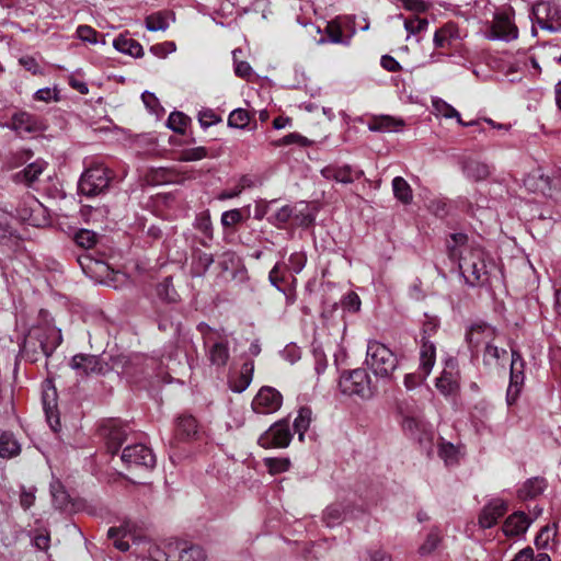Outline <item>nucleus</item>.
Segmentation results:
<instances>
[{
    "label": "nucleus",
    "instance_id": "37",
    "mask_svg": "<svg viewBox=\"0 0 561 561\" xmlns=\"http://www.w3.org/2000/svg\"><path fill=\"white\" fill-rule=\"evenodd\" d=\"M312 411L308 407H302L298 411V415L294 421L295 431L298 433L299 440H304L305 433L311 423Z\"/></svg>",
    "mask_w": 561,
    "mask_h": 561
},
{
    "label": "nucleus",
    "instance_id": "53",
    "mask_svg": "<svg viewBox=\"0 0 561 561\" xmlns=\"http://www.w3.org/2000/svg\"><path fill=\"white\" fill-rule=\"evenodd\" d=\"M294 144L300 147H306L309 145V140L298 133H290L277 141V146H288Z\"/></svg>",
    "mask_w": 561,
    "mask_h": 561
},
{
    "label": "nucleus",
    "instance_id": "50",
    "mask_svg": "<svg viewBox=\"0 0 561 561\" xmlns=\"http://www.w3.org/2000/svg\"><path fill=\"white\" fill-rule=\"evenodd\" d=\"M265 466L273 474L285 472L289 469L290 461L287 458H266Z\"/></svg>",
    "mask_w": 561,
    "mask_h": 561
},
{
    "label": "nucleus",
    "instance_id": "18",
    "mask_svg": "<svg viewBox=\"0 0 561 561\" xmlns=\"http://www.w3.org/2000/svg\"><path fill=\"white\" fill-rule=\"evenodd\" d=\"M9 127L21 136L42 130V124L37 117L27 112L15 113L11 118Z\"/></svg>",
    "mask_w": 561,
    "mask_h": 561
},
{
    "label": "nucleus",
    "instance_id": "28",
    "mask_svg": "<svg viewBox=\"0 0 561 561\" xmlns=\"http://www.w3.org/2000/svg\"><path fill=\"white\" fill-rule=\"evenodd\" d=\"M175 561H206V553L198 546L187 547L176 541Z\"/></svg>",
    "mask_w": 561,
    "mask_h": 561
},
{
    "label": "nucleus",
    "instance_id": "45",
    "mask_svg": "<svg viewBox=\"0 0 561 561\" xmlns=\"http://www.w3.org/2000/svg\"><path fill=\"white\" fill-rule=\"evenodd\" d=\"M438 455L446 465H455L459 459V449L450 443H443L439 446Z\"/></svg>",
    "mask_w": 561,
    "mask_h": 561
},
{
    "label": "nucleus",
    "instance_id": "5",
    "mask_svg": "<svg viewBox=\"0 0 561 561\" xmlns=\"http://www.w3.org/2000/svg\"><path fill=\"white\" fill-rule=\"evenodd\" d=\"M111 170L102 163H96L87 169L79 180L81 194L92 197L103 193L111 182Z\"/></svg>",
    "mask_w": 561,
    "mask_h": 561
},
{
    "label": "nucleus",
    "instance_id": "31",
    "mask_svg": "<svg viewBox=\"0 0 561 561\" xmlns=\"http://www.w3.org/2000/svg\"><path fill=\"white\" fill-rule=\"evenodd\" d=\"M47 163L43 160H36L25 167L21 172L16 173V179L27 185L34 183L46 169Z\"/></svg>",
    "mask_w": 561,
    "mask_h": 561
},
{
    "label": "nucleus",
    "instance_id": "4",
    "mask_svg": "<svg viewBox=\"0 0 561 561\" xmlns=\"http://www.w3.org/2000/svg\"><path fill=\"white\" fill-rule=\"evenodd\" d=\"M365 363L376 376L389 377L396 370L398 359L387 345L371 340L367 344Z\"/></svg>",
    "mask_w": 561,
    "mask_h": 561
},
{
    "label": "nucleus",
    "instance_id": "27",
    "mask_svg": "<svg viewBox=\"0 0 561 561\" xmlns=\"http://www.w3.org/2000/svg\"><path fill=\"white\" fill-rule=\"evenodd\" d=\"M463 172L469 180L483 181L490 176V168L486 163L469 159L463 164Z\"/></svg>",
    "mask_w": 561,
    "mask_h": 561
},
{
    "label": "nucleus",
    "instance_id": "42",
    "mask_svg": "<svg viewBox=\"0 0 561 561\" xmlns=\"http://www.w3.org/2000/svg\"><path fill=\"white\" fill-rule=\"evenodd\" d=\"M322 175L327 179L335 180L341 183L351 182V170L346 168L327 167L322 170Z\"/></svg>",
    "mask_w": 561,
    "mask_h": 561
},
{
    "label": "nucleus",
    "instance_id": "30",
    "mask_svg": "<svg viewBox=\"0 0 561 561\" xmlns=\"http://www.w3.org/2000/svg\"><path fill=\"white\" fill-rule=\"evenodd\" d=\"M546 489V481L542 478H531L527 480L518 490V496L522 500H531L540 495Z\"/></svg>",
    "mask_w": 561,
    "mask_h": 561
},
{
    "label": "nucleus",
    "instance_id": "40",
    "mask_svg": "<svg viewBox=\"0 0 561 561\" xmlns=\"http://www.w3.org/2000/svg\"><path fill=\"white\" fill-rule=\"evenodd\" d=\"M428 25L430 22L427 19H422L417 15L404 20V28L409 36L422 34L428 28Z\"/></svg>",
    "mask_w": 561,
    "mask_h": 561
},
{
    "label": "nucleus",
    "instance_id": "3",
    "mask_svg": "<svg viewBox=\"0 0 561 561\" xmlns=\"http://www.w3.org/2000/svg\"><path fill=\"white\" fill-rule=\"evenodd\" d=\"M512 8L496 11L493 19L484 24L483 36L488 41L512 42L518 38V27Z\"/></svg>",
    "mask_w": 561,
    "mask_h": 561
},
{
    "label": "nucleus",
    "instance_id": "24",
    "mask_svg": "<svg viewBox=\"0 0 561 561\" xmlns=\"http://www.w3.org/2000/svg\"><path fill=\"white\" fill-rule=\"evenodd\" d=\"M405 123L402 118L381 115L375 117L369 124V129L379 133H397L404 127Z\"/></svg>",
    "mask_w": 561,
    "mask_h": 561
},
{
    "label": "nucleus",
    "instance_id": "49",
    "mask_svg": "<svg viewBox=\"0 0 561 561\" xmlns=\"http://www.w3.org/2000/svg\"><path fill=\"white\" fill-rule=\"evenodd\" d=\"M21 352L31 362H37L39 354H42L38 347L37 339L33 340V345L28 344V334L25 336L21 346Z\"/></svg>",
    "mask_w": 561,
    "mask_h": 561
},
{
    "label": "nucleus",
    "instance_id": "26",
    "mask_svg": "<svg viewBox=\"0 0 561 561\" xmlns=\"http://www.w3.org/2000/svg\"><path fill=\"white\" fill-rule=\"evenodd\" d=\"M176 541L153 545L149 548V557L152 561H175Z\"/></svg>",
    "mask_w": 561,
    "mask_h": 561
},
{
    "label": "nucleus",
    "instance_id": "25",
    "mask_svg": "<svg viewBox=\"0 0 561 561\" xmlns=\"http://www.w3.org/2000/svg\"><path fill=\"white\" fill-rule=\"evenodd\" d=\"M114 48L125 55H129L131 57H141L144 55V48L139 42L127 36L119 35L113 41Z\"/></svg>",
    "mask_w": 561,
    "mask_h": 561
},
{
    "label": "nucleus",
    "instance_id": "10",
    "mask_svg": "<svg viewBox=\"0 0 561 561\" xmlns=\"http://www.w3.org/2000/svg\"><path fill=\"white\" fill-rule=\"evenodd\" d=\"M121 459L129 468L151 469L156 465L154 454L144 444H128L124 447Z\"/></svg>",
    "mask_w": 561,
    "mask_h": 561
},
{
    "label": "nucleus",
    "instance_id": "43",
    "mask_svg": "<svg viewBox=\"0 0 561 561\" xmlns=\"http://www.w3.org/2000/svg\"><path fill=\"white\" fill-rule=\"evenodd\" d=\"M451 39L453 26L445 25L435 32L433 43L436 48H447L451 45Z\"/></svg>",
    "mask_w": 561,
    "mask_h": 561
},
{
    "label": "nucleus",
    "instance_id": "60",
    "mask_svg": "<svg viewBox=\"0 0 561 561\" xmlns=\"http://www.w3.org/2000/svg\"><path fill=\"white\" fill-rule=\"evenodd\" d=\"M275 202H276L275 199L266 201V199H262V198L255 201L254 218L256 220H262L267 215V213L270 210V206Z\"/></svg>",
    "mask_w": 561,
    "mask_h": 561
},
{
    "label": "nucleus",
    "instance_id": "15",
    "mask_svg": "<svg viewBox=\"0 0 561 561\" xmlns=\"http://www.w3.org/2000/svg\"><path fill=\"white\" fill-rule=\"evenodd\" d=\"M437 390L445 397L455 396L459 391V373L455 359L449 358L445 363L440 376L436 379Z\"/></svg>",
    "mask_w": 561,
    "mask_h": 561
},
{
    "label": "nucleus",
    "instance_id": "51",
    "mask_svg": "<svg viewBox=\"0 0 561 561\" xmlns=\"http://www.w3.org/2000/svg\"><path fill=\"white\" fill-rule=\"evenodd\" d=\"M207 149L205 147H194L185 149L181 152L180 161H198L207 157Z\"/></svg>",
    "mask_w": 561,
    "mask_h": 561
},
{
    "label": "nucleus",
    "instance_id": "8",
    "mask_svg": "<svg viewBox=\"0 0 561 561\" xmlns=\"http://www.w3.org/2000/svg\"><path fill=\"white\" fill-rule=\"evenodd\" d=\"M293 438L289 423L287 420H280L270 426L257 439V444L263 448H285Z\"/></svg>",
    "mask_w": 561,
    "mask_h": 561
},
{
    "label": "nucleus",
    "instance_id": "9",
    "mask_svg": "<svg viewBox=\"0 0 561 561\" xmlns=\"http://www.w3.org/2000/svg\"><path fill=\"white\" fill-rule=\"evenodd\" d=\"M70 367L80 377L90 375H105L111 370V366L101 356L92 354H77L70 360Z\"/></svg>",
    "mask_w": 561,
    "mask_h": 561
},
{
    "label": "nucleus",
    "instance_id": "1",
    "mask_svg": "<svg viewBox=\"0 0 561 561\" xmlns=\"http://www.w3.org/2000/svg\"><path fill=\"white\" fill-rule=\"evenodd\" d=\"M450 238L449 257L458 261L465 283L470 287L482 286L488 280L483 249L479 245L468 244V237L465 233H454Z\"/></svg>",
    "mask_w": 561,
    "mask_h": 561
},
{
    "label": "nucleus",
    "instance_id": "46",
    "mask_svg": "<svg viewBox=\"0 0 561 561\" xmlns=\"http://www.w3.org/2000/svg\"><path fill=\"white\" fill-rule=\"evenodd\" d=\"M188 123V117L181 112H172L168 118V127L178 134H183Z\"/></svg>",
    "mask_w": 561,
    "mask_h": 561
},
{
    "label": "nucleus",
    "instance_id": "29",
    "mask_svg": "<svg viewBox=\"0 0 561 561\" xmlns=\"http://www.w3.org/2000/svg\"><path fill=\"white\" fill-rule=\"evenodd\" d=\"M392 191L394 197L403 205H410L413 202V191L411 185L402 176H396L392 180Z\"/></svg>",
    "mask_w": 561,
    "mask_h": 561
},
{
    "label": "nucleus",
    "instance_id": "41",
    "mask_svg": "<svg viewBox=\"0 0 561 561\" xmlns=\"http://www.w3.org/2000/svg\"><path fill=\"white\" fill-rule=\"evenodd\" d=\"M250 206L243 207V211L249 214ZM243 221L242 209L234 208L221 214L220 222L225 228L233 227Z\"/></svg>",
    "mask_w": 561,
    "mask_h": 561
},
{
    "label": "nucleus",
    "instance_id": "34",
    "mask_svg": "<svg viewBox=\"0 0 561 561\" xmlns=\"http://www.w3.org/2000/svg\"><path fill=\"white\" fill-rule=\"evenodd\" d=\"M214 263V256L210 253L199 251L192 263L191 274L194 277H201L205 275L208 268Z\"/></svg>",
    "mask_w": 561,
    "mask_h": 561
},
{
    "label": "nucleus",
    "instance_id": "21",
    "mask_svg": "<svg viewBox=\"0 0 561 561\" xmlns=\"http://www.w3.org/2000/svg\"><path fill=\"white\" fill-rule=\"evenodd\" d=\"M129 427L127 425L113 424L106 435V447L111 454H116L123 444L129 440Z\"/></svg>",
    "mask_w": 561,
    "mask_h": 561
},
{
    "label": "nucleus",
    "instance_id": "57",
    "mask_svg": "<svg viewBox=\"0 0 561 561\" xmlns=\"http://www.w3.org/2000/svg\"><path fill=\"white\" fill-rule=\"evenodd\" d=\"M178 359V347L174 343H169L163 347V352L161 354V360L168 368H170V364L175 363Z\"/></svg>",
    "mask_w": 561,
    "mask_h": 561
},
{
    "label": "nucleus",
    "instance_id": "36",
    "mask_svg": "<svg viewBox=\"0 0 561 561\" xmlns=\"http://www.w3.org/2000/svg\"><path fill=\"white\" fill-rule=\"evenodd\" d=\"M20 454V445L16 439L8 433L0 436V457L12 458Z\"/></svg>",
    "mask_w": 561,
    "mask_h": 561
},
{
    "label": "nucleus",
    "instance_id": "62",
    "mask_svg": "<svg viewBox=\"0 0 561 561\" xmlns=\"http://www.w3.org/2000/svg\"><path fill=\"white\" fill-rule=\"evenodd\" d=\"M51 495H53L55 504L59 508H64L66 506V504L68 503V495L66 494V492L64 490H61V486L59 484L51 485Z\"/></svg>",
    "mask_w": 561,
    "mask_h": 561
},
{
    "label": "nucleus",
    "instance_id": "6",
    "mask_svg": "<svg viewBox=\"0 0 561 561\" xmlns=\"http://www.w3.org/2000/svg\"><path fill=\"white\" fill-rule=\"evenodd\" d=\"M494 336L495 329L488 324L473 325L467 334V339L470 344L476 346L485 344L483 358L486 363H497L507 353L506 350L500 348L491 343Z\"/></svg>",
    "mask_w": 561,
    "mask_h": 561
},
{
    "label": "nucleus",
    "instance_id": "56",
    "mask_svg": "<svg viewBox=\"0 0 561 561\" xmlns=\"http://www.w3.org/2000/svg\"><path fill=\"white\" fill-rule=\"evenodd\" d=\"M175 49H176V46H175L174 42H164L161 44H156L150 47V51L154 56L160 57V58H164L169 54L175 51Z\"/></svg>",
    "mask_w": 561,
    "mask_h": 561
},
{
    "label": "nucleus",
    "instance_id": "35",
    "mask_svg": "<svg viewBox=\"0 0 561 561\" xmlns=\"http://www.w3.org/2000/svg\"><path fill=\"white\" fill-rule=\"evenodd\" d=\"M146 28L150 32L165 31L170 25V15L165 12H156L145 20Z\"/></svg>",
    "mask_w": 561,
    "mask_h": 561
},
{
    "label": "nucleus",
    "instance_id": "22",
    "mask_svg": "<svg viewBox=\"0 0 561 561\" xmlns=\"http://www.w3.org/2000/svg\"><path fill=\"white\" fill-rule=\"evenodd\" d=\"M420 348V370L424 377L430 376L436 362V347L425 335L422 336Z\"/></svg>",
    "mask_w": 561,
    "mask_h": 561
},
{
    "label": "nucleus",
    "instance_id": "16",
    "mask_svg": "<svg viewBox=\"0 0 561 561\" xmlns=\"http://www.w3.org/2000/svg\"><path fill=\"white\" fill-rule=\"evenodd\" d=\"M508 510L507 502L501 497L491 499L481 510L478 524L481 528L488 529L493 527L500 518H502Z\"/></svg>",
    "mask_w": 561,
    "mask_h": 561
},
{
    "label": "nucleus",
    "instance_id": "59",
    "mask_svg": "<svg viewBox=\"0 0 561 561\" xmlns=\"http://www.w3.org/2000/svg\"><path fill=\"white\" fill-rule=\"evenodd\" d=\"M19 64L27 71H30L32 75H39L42 73V68L37 60L33 56H22L19 59Z\"/></svg>",
    "mask_w": 561,
    "mask_h": 561
},
{
    "label": "nucleus",
    "instance_id": "48",
    "mask_svg": "<svg viewBox=\"0 0 561 561\" xmlns=\"http://www.w3.org/2000/svg\"><path fill=\"white\" fill-rule=\"evenodd\" d=\"M294 206L298 207V211L296 214H294V216L291 218L295 220L296 224H298L300 226H308L309 224L312 222L313 217L309 213V206L307 203L300 202V203L295 204Z\"/></svg>",
    "mask_w": 561,
    "mask_h": 561
},
{
    "label": "nucleus",
    "instance_id": "2",
    "mask_svg": "<svg viewBox=\"0 0 561 561\" xmlns=\"http://www.w3.org/2000/svg\"><path fill=\"white\" fill-rule=\"evenodd\" d=\"M197 330L202 335L208 360L218 368L225 367L229 360V341L222 329H215L207 323H199Z\"/></svg>",
    "mask_w": 561,
    "mask_h": 561
},
{
    "label": "nucleus",
    "instance_id": "44",
    "mask_svg": "<svg viewBox=\"0 0 561 561\" xmlns=\"http://www.w3.org/2000/svg\"><path fill=\"white\" fill-rule=\"evenodd\" d=\"M250 122V114L244 108L233 110L228 117V125L233 128H244Z\"/></svg>",
    "mask_w": 561,
    "mask_h": 561
},
{
    "label": "nucleus",
    "instance_id": "23",
    "mask_svg": "<svg viewBox=\"0 0 561 561\" xmlns=\"http://www.w3.org/2000/svg\"><path fill=\"white\" fill-rule=\"evenodd\" d=\"M353 394L360 399H370L374 394L370 377L364 369H353Z\"/></svg>",
    "mask_w": 561,
    "mask_h": 561
},
{
    "label": "nucleus",
    "instance_id": "61",
    "mask_svg": "<svg viewBox=\"0 0 561 561\" xmlns=\"http://www.w3.org/2000/svg\"><path fill=\"white\" fill-rule=\"evenodd\" d=\"M268 280L272 284V286H274L279 291L284 293V290L279 286V284L284 282V276L280 273V263H276L270 271Z\"/></svg>",
    "mask_w": 561,
    "mask_h": 561
},
{
    "label": "nucleus",
    "instance_id": "20",
    "mask_svg": "<svg viewBox=\"0 0 561 561\" xmlns=\"http://www.w3.org/2000/svg\"><path fill=\"white\" fill-rule=\"evenodd\" d=\"M531 524V519L523 512L511 514L504 522L502 530L505 536L514 537L526 533Z\"/></svg>",
    "mask_w": 561,
    "mask_h": 561
},
{
    "label": "nucleus",
    "instance_id": "52",
    "mask_svg": "<svg viewBox=\"0 0 561 561\" xmlns=\"http://www.w3.org/2000/svg\"><path fill=\"white\" fill-rule=\"evenodd\" d=\"M179 430L185 435L190 436L196 433L197 423L196 420L191 415H184L178 420Z\"/></svg>",
    "mask_w": 561,
    "mask_h": 561
},
{
    "label": "nucleus",
    "instance_id": "13",
    "mask_svg": "<svg viewBox=\"0 0 561 561\" xmlns=\"http://www.w3.org/2000/svg\"><path fill=\"white\" fill-rule=\"evenodd\" d=\"M283 397L273 387H262L252 401V410L257 414H272L279 410Z\"/></svg>",
    "mask_w": 561,
    "mask_h": 561
},
{
    "label": "nucleus",
    "instance_id": "7",
    "mask_svg": "<svg viewBox=\"0 0 561 561\" xmlns=\"http://www.w3.org/2000/svg\"><path fill=\"white\" fill-rule=\"evenodd\" d=\"M37 339L38 347L42 354L49 357L62 341L61 331L56 327L44 324L33 327L28 331V344L33 345V340Z\"/></svg>",
    "mask_w": 561,
    "mask_h": 561
},
{
    "label": "nucleus",
    "instance_id": "33",
    "mask_svg": "<svg viewBox=\"0 0 561 561\" xmlns=\"http://www.w3.org/2000/svg\"><path fill=\"white\" fill-rule=\"evenodd\" d=\"M254 371V363L253 360H247L242 364L240 369V375L237 380L231 385V389L234 392L244 391L251 383Z\"/></svg>",
    "mask_w": 561,
    "mask_h": 561
},
{
    "label": "nucleus",
    "instance_id": "11",
    "mask_svg": "<svg viewBox=\"0 0 561 561\" xmlns=\"http://www.w3.org/2000/svg\"><path fill=\"white\" fill-rule=\"evenodd\" d=\"M533 16L540 28L549 32L561 31V13L551 2L537 3L533 9Z\"/></svg>",
    "mask_w": 561,
    "mask_h": 561
},
{
    "label": "nucleus",
    "instance_id": "12",
    "mask_svg": "<svg viewBox=\"0 0 561 561\" xmlns=\"http://www.w3.org/2000/svg\"><path fill=\"white\" fill-rule=\"evenodd\" d=\"M524 370L525 360L523 359L519 352H517L516 350H512L510 385L506 393V400L508 404L514 403L522 391V388L525 382Z\"/></svg>",
    "mask_w": 561,
    "mask_h": 561
},
{
    "label": "nucleus",
    "instance_id": "54",
    "mask_svg": "<svg viewBox=\"0 0 561 561\" xmlns=\"http://www.w3.org/2000/svg\"><path fill=\"white\" fill-rule=\"evenodd\" d=\"M77 36L81 41L88 42L90 44L98 43V32L89 25H79L77 27Z\"/></svg>",
    "mask_w": 561,
    "mask_h": 561
},
{
    "label": "nucleus",
    "instance_id": "38",
    "mask_svg": "<svg viewBox=\"0 0 561 561\" xmlns=\"http://www.w3.org/2000/svg\"><path fill=\"white\" fill-rule=\"evenodd\" d=\"M297 211V206L285 205L280 207L273 216H271L268 221L277 228H283L287 222L291 220L294 214Z\"/></svg>",
    "mask_w": 561,
    "mask_h": 561
},
{
    "label": "nucleus",
    "instance_id": "47",
    "mask_svg": "<svg viewBox=\"0 0 561 561\" xmlns=\"http://www.w3.org/2000/svg\"><path fill=\"white\" fill-rule=\"evenodd\" d=\"M396 3L404 10L416 14L427 11L431 7L425 0H396Z\"/></svg>",
    "mask_w": 561,
    "mask_h": 561
},
{
    "label": "nucleus",
    "instance_id": "32",
    "mask_svg": "<svg viewBox=\"0 0 561 561\" xmlns=\"http://www.w3.org/2000/svg\"><path fill=\"white\" fill-rule=\"evenodd\" d=\"M433 108H434L435 114L437 116H442V117H445V118H456L457 123L459 125H462V126H473L476 124L474 122L465 123L461 119L460 114L458 113V111L455 110L450 104H448L444 100H440V99L433 100Z\"/></svg>",
    "mask_w": 561,
    "mask_h": 561
},
{
    "label": "nucleus",
    "instance_id": "64",
    "mask_svg": "<svg viewBox=\"0 0 561 561\" xmlns=\"http://www.w3.org/2000/svg\"><path fill=\"white\" fill-rule=\"evenodd\" d=\"M380 65L383 69L390 72L401 70L400 64L390 55H383L380 59Z\"/></svg>",
    "mask_w": 561,
    "mask_h": 561
},
{
    "label": "nucleus",
    "instance_id": "39",
    "mask_svg": "<svg viewBox=\"0 0 561 561\" xmlns=\"http://www.w3.org/2000/svg\"><path fill=\"white\" fill-rule=\"evenodd\" d=\"M76 244L83 249H92L98 242V234L89 229H80L73 236Z\"/></svg>",
    "mask_w": 561,
    "mask_h": 561
},
{
    "label": "nucleus",
    "instance_id": "55",
    "mask_svg": "<svg viewBox=\"0 0 561 561\" xmlns=\"http://www.w3.org/2000/svg\"><path fill=\"white\" fill-rule=\"evenodd\" d=\"M289 267L290 270L298 274L300 273L304 267L306 266V263H307V256L305 253L302 252H294L290 254L289 256Z\"/></svg>",
    "mask_w": 561,
    "mask_h": 561
},
{
    "label": "nucleus",
    "instance_id": "17",
    "mask_svg": "<svg viewBox=\"0 0 561 561\" xmlns=\"http://www.w3.org/2000/svg\"><path fill=\"white\" fill-rule=\"evenodd\" d=\"M334 363L340 374L337 380V392L342 398L348 399L351 396V369L345 350H341L335 354Z\"/></svg>",
    "mask_w": 561,
    "mask_h": 561
},
{
    "label": "nucleus",
    "instance_id": "58",
    "mask_svg": "<svg viewBox=\"0 0 561 561\" xmlns=\"http://www.w3.org/2000/svg\"><path fill=\"white\" fill-rule=\"evenodd\" d=\"M34 99L36 101H43V102H50V101H58V90L57 89H51V88H42V89H38L35 93H34Z\"/></svg>",
    "mask_w": 561,
    "mask_h": 561
},
{
    "label": "nucleus",
    "instance_id": "14",
    "mask_svg": "<svg viewBox=\"0 0 561 561\" xmlns=\"http://www.w3.org/2000/svg\"><path fill=\"white\" fill-rule=\"evenodd\" d=\"M16 216L24 222L33 227H41L47 221L46 209L33 196L22 201L16 207Z\"/></svg>",
    "mask_w": 561,
    "mask_h": 561
},
{
    "label": "nucleus",
    "instance_id": "19",
    "mask_svg": "<svg viewBox=\"0 0 561 561\" xmlns=\"http://www.w3.org/2000/svg\"><path fill=\"white\" fill-rule=\"evenodd\" d=\"M42 399L47 422L54 432H58L60 428V421L57 412V394L56 389L50 382H47V388L43 390Z\"/></svg>",
    "mask_w": 561,
    "mask_h": 561
},
{
    "label": "nucleus",
    "instance_id": "63",
    "mask_svg": "<svg viewBox=\"0 0 561 561\" xmlns=\"http://www.w3.org/2000/svg\"><path fill=\"white\" fill-rule=\"evenodd\" d=\"M327 32L329 35V41L332 43H340L342 38V30L340 24L336 21L329 22L327 24Z\"/></svg>",
    "mask_w": 561,
    "mask_h": 561
}]
</instances>
